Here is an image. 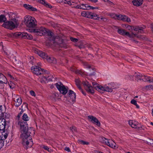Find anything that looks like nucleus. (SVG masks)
Here are the masks:
<instances>
[{"label": "nucleus", "instance_id": "c03bdc74", "mask_svg": "<svg viewBox=\"0 0 153 153\" xmlns=\"http://www.w3.org/2000/svg\"><path fill=\"white\" fill-rule=\"evenodd\" d=\"M58 95V94L56 93H55L53 94L52 97L54 100H56V99Z\"/></svg>", "mask_w": 153, "mask_h": 153}, {"label": "nucleus", "instance_id": "09e8293b", "mask_svg": "<svg viewBox=\"0 0 153 153\" xmlns=\"http://www.w3.org/2000/svg\"><path fill=\"white\" fill-rule=\"evenodd\" d=\"M133 27V26H131L130 25H129V26H128V27H127V29L128 30H130L131 31H132V30Z\"/></svg>", "mask_w": 153, "mask_h": 153}, {"label": "nucleus", "instance_id": "423d86ee", "mask_svg": "<svg viewBox=\"0 0 153 153\" xmlns=\"http://www.w3.org/2000/svg\"><path fill=\"white\" fill-rule=\"evenodd\" d=\"M55 85L61 93L64 95L66 94L68 89V87L65 86L61 82L56 83Z\"/></svg>", "mask_w": 153, "mask_h": 153}, {"label": "nucleus", "instance_id": "a211bd4d", "mask_svg": "<svg viewBox=\"0 0 153 153\" xmlns=\"http://www.w3.org/2000/svg\"><path fill=\"white\" fill-rule=\"evenodd\" d=\"M35 51L36 53L38 54L39 56L44 59H46L48 56L45 54V53L37 49H36Z\"/></svg>", "mask_w": 153, "mask_h": 153}, {"label": "nucleus", "instance_id": "052dcab7", "mask_svg": "<svg viewBox=\"0 0 153 153\" xmlns=\"http://www.w3.org/2000/svg\"><path fill=\"white\" fill-rule=\"evenodd\" d=\"M67 1L65 0H64V1H63V3L64 4H67Z\"/></svg>", "mask_w": 153, "mask_h": 153}, {"label": "nucleus", "instance_id": "4468645a", "mask_svg": "<svg viewBox=\"0 0 153 153\" xmlns=\"http://www.w3.org/2000/svg\"><path fill=\"white\" fill-rule=\"evenodd\" d=\"M88 118L90 121L96 124L97 126H100V123L95 117L90 115L88 117Z\"/></svg>", "mask_w": 153, "mask_h": 153}, {"label": "nucleus", "instance_id": "412c9836", "mask_svg": "<svg viewBox=\"0 0 153 153\" xmlns=\"http://www.w3.org/2000/svg\"><path fill=\"white\" fill-rule=\"evenodd\" d=\"M124 36H126L131 38H132L135 37H138L137 34H134L132 32L130 33L126 31L125 32Z\"/></svg>", "mask_w": 153, "mask_h": 153}, {"label": "nucleus", "instance_id": "7ed1b4c3", "mask_svg": "<svg viewBox=\"0 0 153 153\" xmlns=\"http://www.w3.org/2000/svg\"><path fill=\"white\" fill-rule=\"evenodd\" d=\"M92 84L94 88L100 93H103L104 91L111 92L112 91V89L108 85L102 86L96 82H93Z\"/></svg>", "mask_w": 153, "mask_h": 153}, {"label": "nucleus", "instance_id": "c85d7f7f", "mask_svg": "<svg viewBox=\"0 0 153 153\" xmlns=\"http://www.w3.org/2000/svg\"><path fill=\"white\" fill-rule=\"evenodd\" d=\"M6 20L7 19L5 16L4 15H0V22L4 23Z\"/></svg>", "mask_w": 153, "mask_h": 153}, {"label": "nucleus", "instance_id": "72a5a7b5", "mask_svg": "<svg viewBox=\"0 0 153 153\" xmlns=\"http://www.w3.org/2000/svg\"><path fill=\"white\" fill-rule=\"evenodd\" d=\"M22 33L20 32H17L13 34V36L15 37H22Z\"/></svg>", "mask_w": 153, "mask_h": 153}, {"label": "nucleus", "instance_id": "39448f33", "mask_svg": "<svg viewBox=\"0 0 153 153\" xmlns=\"http://www.w3.org/2000/svg\"><path fill=\"white\" fill-rule=\"evenodd\" d=\"M36 21L35 19L30 16H25L24 18V23L29 27H33L36 26Z\"/></svg>", "mask_w": 153, "mask_h": 153}, {"label": "nucleus", "instance_id": "13d9d810", "mask_svg": "<svg viewBox=\"0 0 153 153\" xmlns=\"http://www.w3.org/2000/svg\"><path fill=\"white\" fill-rule=\"evenodd\" d=\"M77 72L79 74H81L82 73V72L81 71H78Z\"/></svg>", "mask_w": 153, "mask_h": 153}, {"label": "nucleus", "instance_id": "bf43d9fd", "mask_svg": "<svg viewBox=\"0 0 153 153\" xmlns=\"http://www.w3.org/2000/svg\"><path fill=\"white\" fill-rule=\"evenodd\" d=\"M8 76L10 77V78H13V77L12 76H11L10 74H8Z\"/></svg>", "mask_w": 153, "mask_h": 153}, {"label": "nucleus", "instance_id": "0e129e2a", "mask_svg": "<svg viewBox=\"0 0 153 153\" xmlns=\"http://www.w3.org/2000/svg\"><path fill=\"white\" fill-rule=\"evenodd\" d=\"M129 26V25H125V27L127 29V27H128V26Z\"/></svg>", "mask_w": 153, "mask_h": 153}, {"label": "nucleus", "instance_id": "4d7b16f0", "mask_svg": "<svg viewBox=\"0 0 153 153\" xmlns=\"http://www.w3.org/2000/svg\"><path fill=\"white\" fill-rule=\"evenodd\" d=\"M59 3L63 2V1H64V0H56Z\"/></svg>", "mask_w": 153, "mask_h": 153}, {"label": "nucleus", "instance_id": "338daca9", "mask_svg": "<svg viewBox=\"0 0 153 153\" xmlns=\"http://www.w3.org/2000/svg\"><path fill=\"white\" fill-rule=\"evenodd\" d=\"M21 116V115H20L18 114V115L17 116V117L18 118H19Z\"/></svg>", "mask_w": 153, "mask_h": 153}, {"label": "nucleus", "instance_id": "dca6fc26", "mask_svg": "<svg viewBox=\"0 0 153 153\" xmlns=\"http://www.w3.org/2000/svg\"><path fill=\"white\" fill-rule=\"evenodd\" d=\"M68 97L70 98V100L74 102L75 101L76 95L75 93L72 90H70L68 93Z\"/></svg>", "mask_w": 153, "mask_h": 153}, {"label": "nucleus", "instance_id": "58836bf2", "mask_svg": "<svg viewBox=\"0 0 153 153\" xmlns=\"http://www.w3.org/2000/svg\"><path fill=\"white\" fill-rule=\"evenodd\" d=\"M83 65L86 68H91V66L89 64H88L86 62H83Z\"/></svg>", "mask_w": 153, "mask_h": 153}, {"label": "nucleus", "instance_id": "a878e982", "mask_svg": "<svg viewBox=\"0 0 153 153\" xmlns=\"http://www.w3.org/2000/svg\"><path fill=\"white\" fill-rule=\"evenodd\" d=\"M46 59L49 62L55 64L56 63V59L53 57H50L48 56Z\"/></svg>", "mask_w": 153, "mask_h": 153}, {"label": "nucleus", "instance_id": "ea45409f", "mask_svg": "<svg viewBox=\"0 0 153 153\" xmlns=\"http://www.w3.org/2000/svg\"><path fill=\"white\" fill-rule=\"evenodd\" d=\"M115 86V84L114 83H111L108 84V86L109 88H111L114 87Z\"/></svg>", "mask_w": 153, "mask_h": 153}, {"label": "nucleus", "instance_id": "b1692460", "mask_svg": "<svg viewBox=\"0 0 153 153\" xmlns=\"http://www.w3.org/2000/svg\"><path fill=\"white\" fill-rule=\"evenodd\" d=\"M23 6L25 8L30 10L33 11H36L37 9L34 7H33L32 6L27 4H25L23 5Z\"/></svg>", "mask_w": 153, "mask_h": 153}, {"label": "nucleus", "instance_id": "37998d69", "mask_svg": "<svg viewBox=\"0 0 153 153\" xmlns=\"http://www.w3.org/2000/svg\"><path fill=\"white\" fill-rule=\"evenodd\" d=\"M4 141L3 140H0V149L3 146H4Z\"/></svg>", "mask_w": 153, "mask_h": 153}, {"label": "nucleus", "instance_id": "6e6d98bb", "mask_svg": "<svg viewBox=\"0 0 153 153\" xmlns=\"http://www.w3.org/2000/svg\"><path fill=\"white\" fill-rule=\"evenodd\" d=\"M150 144L152 145V146H153V139H150Z\"/></svg>", "mask_w": 153, "mask_h": 153}, {"label": "nucleus", "instance_id": "49530a36", "mask_svg": "<svg viewBox=\"0 0 153 153\" xmlns=\"http://www.w3.org/2000/svg\"><path fill=\"white\" fill-rule=\"evenodd\" d=\"M131 104L135 105H136L137 104V101L134 100H132L131 101Z\"/></svg>", "mask_w": 153, "mask_h": 153}, {"label": "nucleus", "instance_id": "c756f323", "mask_svg": "<svg viewBox=\"0 0 153 153\" xmlns=\"http://www.w3.org/2000/svg\"><path fill=\"white\" fill-rule=\"evenodd\" d=\"M1 120V122L0 123V130H2L3 129L5 128V120Z\"/></svg>", "mask_w": 153, "mask_h": 153}, {"label": "nucleus", "instance_id": "f3484780", "mask_svg": "<svg viewBox=\"0 0 153 153\" xmlns=\"http://www.w3.org/2000/svg\"><path fill=\"white\" fill-rule=\"evenodd\" d=\"M89 18L93 19H95L100 20V19L102 20L103 19V18L102 16L99 17L98 15L94 13H89Z\"/></svg>", "mask_w": 153, "mask_h": 153}, {"label": "nucleus", "instance_id": "a19ab883", "mask_svg": "<svg viewBox=\"0 0 153 153\" xmlns=\"http://www.w3.org/2000/svg\"><path fill=\"white\" fill-rule=\"evenodd\" d=\"M46 142L49 144L51 145L53 144V140L51 139H48L47 140Z\"/></svg>", "mask_w": 153, "mask_h": 153}, {"label": "nucleus", "instance_id": "8fccbe9b", "mask_svg": "<svg viewBox=\"0 0 153 153\" xmlns=\"http://www.w3.org/2000/svg\"><path fill=\"white\" fill-rule=\"evenodd\" d=\"M70 129L71 130L73 131H76V128L75 126H72L70 127Z\"/></svg>", "mask_w": 153, "mask_h": 153}, {"label": "nucleus", "instance_id": "3c124183", "mask_svg": "<svg viewBox=\"0 0 153 153\" xmlns=\"http://www.w3.org/2000/svg\"><path fill=\"white\" fill-rule=\"evenodd\" d=\"M104 1L107 2L109 4H112V3L108 0H103Z\"/></svg>", "mask_w": 153, "mask_h": 153}, {"label": "nucleus", "instance_id": "1a4fd4ad", "mask_svg": "<svg viewBox=\"0 0 153 153\" xmlns=\"http://www.w3.org/2000/svg\"><path fill=\"white\" fill-rule=\"evenodd\" d=\"M137 79L140 80H142L145 82H149L150 83L152 82L153 77H150L141 74H138L136 75Z\"/></svg>", "mask_w": 153, "mask_h": 153}, {"label": "nucleus", "instance_id": "680f3d73", "mask_svg": "<svg viewBox=\"0 0 153 153\" xmlns=\"http://www.w3.org/2000/svg\"><path fill=\"white\" fill-rule=\"evenodd\" d=\"M136 105V108H139V105H138L137 104L136 105Z\"/></svg>", "mask_w": 153, "mask_h": 153}, {"label": "nucleus", "instance_id": "6e6552de", "mask_svg": "<svg viewBox=\"0 0 153 153\" xmlns=\"http://www.w3.org/2000/svg\"><path fill=\"white\" fill-rule=\"evenodd\" d=\"M31 70L33 73L37 75L46 73L45 70H44L43 69H41L40 68L37 66H34L32 67Z\"/></svg>", "mask_w": 153, "mask_h": 153}, {"label": "nucleus", "instance_id": "ddd939ff", "mask_svg": "<svg viewBox=\"0 0 153 153\" xmlns=\"http://www.w3.org/2000/svg\"><path fill=\"white\" fill-rule=\"evenodd\" d=\"M53 78L52 76H47L44 75L41 76L39 78L40 81L42 83H45L47 81H52Z\"/></svg>", "mask_w": 153, "mask_h": 153}, {"label": "nucleus", "instance_id": "864d4df0", "mask_svg": "<svg viewBox=\"0 0 153 153\" xmlns=\"http://www.w3.org/2000/svg\"><path fill=\"white\" fill-rule=\"evenodd\" d=\"M3 78L5 79V76L0 73V78Z\"/></svg>", "mask_w": 153, "mask_h": 153}, {"label": "nucleus", "instance_id": "f03ea898", "mask_svg": "<svg viewBox=\"0 0 153 153\" xmlns=\"http://www.w3.org/2000/svg\"><path fill=\"white\" fill-rule=\"evenodd\" d=\"M33 32L36 35L42 36L45 33H47L49 35H50V40L52 42H54L55 40L54 37L53 36V33L50 31L47 30L45 28L41 27L39 28L34 29Z\"/></svg>", "mask_w": 153, "mask_h": 153}, {"label": "nucleus", "instance_id": "cd10ccee", "mask_svg": "<svg viewBox=\"0 0 153 153\" xmlns=\"http://www.w3.org/2000/svg\"><path fill=\"white\" fill-rule=\"evenodd\" d=\"M22 119L23 120L27 121L29 120L30 118L25 113L22 116Z\"/></svg>", "mask_w": 153, "mask_h": 153}, {"label": "nucleus", "instance_id": "f8f14e48", "mask_svg": "<svg viewBox=\"0 0 153 153\" xmlns=\"http://www.w3.org/2000/svg\"><path fill=\"white\" fill-rule=\"evenodd\" d=\"M13 99L15 102L14 105L17 107L20 106L22 103V100L19 96L14 94L13 95Z\"/></svg>", "mask_w": 153, "mask_h": 153}, {"label": "nucleus", "instance_id": "0eeeda50", "mask_svg": "<svg viewBox=\"0 0 153 153\" xmlns=\"http://www.w3.org/2000/svg\"><path fill=\"white\" fill-rule=\"evenodd\" d=\"M111 16L112 18L115 19L122 20L127 22H130L131 21L130 19L125 15L113 14L111 15Z\"/></svg>", "mask_w": 153, "mask_h": 153}, {"label": "nucleus", "instance_id": "9d476101", "mask_svg": "<svg viewBox=\"0 0 153 153\" xmlns=\"http://www.w3.org/2000/svg\"><path fill=\"white\" fill-rule=\"evenodd\" d=\"M103 140L106 144L110 147L114 149H117L118 148V146L114 141L109 140L105 138L103 139Z\"/></svg>", "mask_w": 153, "mask_h": 153}, {"label": "nucleus", "instance_id": "e433bc0d", "mask_svg": "<svg viewBox=\"0 0 153 153\" xmlns=\"http://www.w3.org/2000/svg\"><path fill=\"white\" fill-rule=\"evenodd\" d=\"M79 143L83 145H88L89 144V143L87 142H85L82 140H80L79 141Z\"/></svg>", "mask_w": 153, "mask_h": 153}, {"label": "nucleus", "instance_id": "5701e85b", "mask_svg": "<svg viewBox=\"0 0 153 153\" xmlns=\"http://www.w3.org/2000/svg\"><path fill=\"white\" fill-rule=\"evenodd\" d=\"M22 37L25 39H33V36L30 34H28L26 33H22Z\"/></svg>", "mask_w": 153, "mask_h": 153}, {"label": "nucleus", "instance_id": "9b49d317", "mask_svg": "<svg viewBox=\"0 0 153 153\" xmlns=\"http://www.w3.org/2000/svg\"><path fill=\"white\" fill-rule=\"evenodd\" d=\"M82 84L88 93L93 94L94 93V91L92 86L86 81H83Z\"/></svg>", "mask_w": 153, "mask_h": 153}, {"label": "nucleus", "instance_id": "2eb2a0df", "mask_svg": "<svg viewBox=\"0 0 153 153\" xmlns=\"http://www.w3.org/2000/svg\"><path fill=\"white\" fill-rule=\"evenodd\" d=\"M129 125L133 128L139 129L140 127V124L137 121L133 120H130L128 122Z\"/></svg>", "mask_w": 153, "mask_h": 153}, {"label": "nucleus", "instance_id": "bb28decb", "mask_svg": "<svg viewBox=\"0 0 153 153\" xmlns=\"http://www.w3.org/2000/svg\"><path fill=\"white\" fill-rule=\"evenodd\" d=\"M143 28L142 27H139L137 26H133L132 30H134V31H138V32L140 33H142V32L143 31Z\"/></svg>", "mask_w": 153, "mask_h": 153}, {"label": "nucleus", "instance_id": "6ab92c4d", "mask_svg": "<svg viewBox=\"0 0 153 153\" xmlns=\"http://www.w3.org/2000/svg\"><path fill=\"white\" fill-rule=\"evenodd\" d=\"M7 79L5 77V79L3 78H0V89H2L4 87V84H7Z\"/></svg>", "mask_w": 153, "mask_h": 153}, {"label": "nucleus", "instance_id": "774afa93", "mask_svg": "<svg viewBox=\"0 0 153 153\" xmlns=\"http://www.w3.org/2000/svg\"><path fill=\"white\" fill-rule=\"evenodd\" d=\"M150 124L151 125H152V126H153V123H152V122H151V123H150Z\"/></svg>", "mask_w": 153, "mask_h": 153}, {"label": "nucleus", "instance_id": "5fc2aeb1", "mask_svg": "<svg viewBox=\"0 0 153 153\" xmlns=\"http://www.w3.org/2000/svg\"><path fill=\"white\" fill-rule=\"evenodd\" d=\"M67 4H68L69 5H72V3H71L70 1H67Z\"/></svg>", "mask_w": 153, "mask_h": 153}, {"label": "nucleus", "instance_id": "393cba45", "mask_svg": "<svg viewBox=\"0 0 153 153\" xmlns=\"http://www.w3.org/2000/svg\"><path fill=\"white\" fill-rule=\"evenodd\" d=\"M38 1L41 4L44 5L47 7L49 8H51L52 7L50 4L46 2L45 0H36Z\"/></svg>", "mask_w": 153, "mask_h": 153}, {"label": "nucleus", "instance_id": "79ce46f5", "mask_svg": "<svg viewBox=\"0 0 153 153\" xmlns=\"http://www.w3.org/2000/svg\"><path fill=\"white\" fill-rule=\"evenodd\" d=\"M30 94L32 96L35 97L36 95L35 92L32 90L30 91Z\"/></svg>", "mask_w": 153, "mask_h": 153}, {"label": "nucleus", "instance_id": "a18cd8bd", "mask_svg": "<svg viewBox=\"0 0 153 153\" xmlns=\"http://www.w3.org/2000/svg\"><path fill=\"white\" fill-rule=\"evenodd\" d=\"M88 10L90 9H99V8L98 7H92L91 6H90L89 5V7H88Z\"/></svg>", "mask_w": 153, "mask_h": 153}, {"label": "nucleus", "instance_id": "c9c22d12", "mask_svg": "<svg viewBox=\"0 0 153 153\" xmlns=\"http://www.w3.org/2000/svg\"><path fill=\"white\" fill-rule=\"evenodd\" d=\"M126 30H124L118 29V32L122 35L124 36Z\"/></svg>", "mask_w": 153, "mask_h": 153}, {"label": "nucleus", "instance_id": "7c9ffc66", "mask_svg": "<svg viewBox=\"0 0 153 153\" xmlns=\"http://www.w3.org/2000/svg\"><path fill=\"white\" fill-rule=\"evenodd\" d=\"M41 147L45 149V150H47L49 152H51L52 151V150L51 149L48 148V146L44 145H42L41 146Z\"/></svg>", "mask_w": 153, "mask_h": 153}, {"label": "nucleus", "instance_id": "20e7f679", "mask_svg": "<svg viewBox=\"0 0 153 153\" xmlns=\"http://www.w3.org/2000/svg\"><path fill=\"white\" fill-rule=\"evenodd\" d=\"M18 25L17 21L16 19H13L10 21L4 22L2 25V26L7 29L12 30L17 27Z\"/></svg>", "mask_w": 153, "mask_h": 153}, {"label": "nucleus", "instance_id": "473e14b6", "mask_svg": "<svg viewBox=\"0 0 153 153\" xmlns=\"http://www.w3.org/2000/svg\"><path fill=\"white\" fill-rule=\"evenodd\" d=\"M89 12H86L85 11H83L81 13V15L82 16L89 18Z\"/></svg>", "mask_w": 153, "mask_h": 153}, {"label": "nucleus", "instance_id": "aec40b11", "mask_svg": "<svg viewBox=\"0 0 153 153\" xmlns=\"http://www.w3.org/2000/svg\"><path fill=\"white\" fill-rule=\"evenodd\" d=\"M89 5L87 4H81L78 5L76 6L75 7L77 9H82L83 10H88V7Z\"/></svg>", "mask_w": 153, "mask_h": 153}, {"label": "nucleus", "instance_id": "2f4dec72", "mask_svg": "<svg viewBox=\"0 0 153 153\" xmlns=\"http://www.w3.org/2000/svg\"><path fill=\"white\" fill-rule=\"evenodd\" d=\"M75 82L77 87L80 89H81V82L80 80L79 79H76L75 80Z\"/></svg>", "mask_w": 153, "mask_h": 153}, {"label": "nucleus", "instance_id": "de8ad7c7", "mask_svg": "<svg viewBox=\"0 0 153 153\" xmlns=\"http://www.w3.org/2000/svg\"><path fill=\"white\" fill-rule=\"evenodd\" d=\"M70 39L72 41L74 42H76L78 41L77 39L75 38H73V37H71Z\"/></svg>", "mask_w": 153, "mask_h": 153}, {"label": "nucleus", "instance_id": "f257e3e1", "mask_svg": "<svg viewBox=\"0 0 153 153\" xmlns=\"http://www.w3.org/2000/svg\"><path fill=\"white\" fill-rule=\"evenodd\" d=\"M20 125L21 132V138L22 143L27 149L31 147L33 144L32 138L30 135V132L28 131V124L26 123L20 121L18 123Z\"/></svg>", "mask_w": 153, "mask_h": 153}, {"label": "nucleus", "instance_id": "4c0bfd02", "mask_svg": "<svg viewBox=\"0 0 153 153\" xmlns=\"http://www.w3.org/2000/svg\"><path fill=\"white\" fill-rule=\"evenodd\" d=\"M8 85L10 88L12 89L14 87L15 85L12 82H8Z\"/></svg>", "mask_w": 153, "mask_h": 153}, {"label": "nucleus", "instance_id": "69168bd1", "mask_svg": "<svg viewBox=\"0 0 153 153\" xmlns=\"http://www.w3.org/2000/svg\"><path fill=\"white\" fill-rule=\"evenodd\" d=\"M151 114H152V116L153 117V108L152 109Z\"/></svg>", "mask_w": 153, "mask_h": 153}, {"label": "nucleus", "instance_id": "603ef678", "mask_svg": "<svg viewBox=\"0 0 153 153\" xmlns=\"http://www.w3.org/2000/svg\"><path fill=\"white\" fill-rule=\"evenodd\" d=\"M65 151H67L68 152H70V150L69 148V147H65Z\"/></svg>", "mask_w": 153, "mask_h": 153}, {"label": "nucleus", "instance_id": "f704fd0d", "mask_svg": "<svg viewBox=\"0 0 153 153\" xmlns=\"http://www.w3.org/2000/svg\"><path fill=\"white\" fill-rule=\"evenodd\" d=\"M145 88L147 90H150L153 89V85H149L145 87Z\"/></svg>", "mask_w": 153, "mask_h": 153}, {"label": "nucleus", "instance_id": "4be33fe9", "mask_svg": "<svg viewBox=\"0 0 153 153\" xmlns=\"http://www.w3.org/2000/svg\"><path fill=\"white\" fill-rule=\"evenodd\" d=\"M143 1V0H134L132 1V3L134 5L139 6L142 4Z\"/></svg>", "mask_w": 153, "mask_h": 153}, {"label": "nucleus", "instance_id": "e2e57ef3", "mask_svg": "<svg viewBox=\"0 0 153 153\" xmlns=\"http://www.w3.org/2000/svg\"><path fill=\"white\" fill-rule=\"evenodd\" d=\"M23 113V111H21L19 113V115H21Z\"/></svg>", "mask_w": 153, "mask_h": 153}]
</instances>
